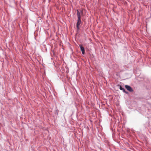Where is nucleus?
<instances>
[{"label":"nucleus","mask_w":151,"mask_h":151,"mask_svg":"<svg viewBox=\"0 0 151 151\" xmlns=\"http://www.w3.org/2000/svg\"><path fill=\"white\" fill-rule=\"evenodd\" d=\"M125 87L129 92H132L133 91V90L132 88L129 86L126 85L125 86Z\"/></svg>","instance_id":"nucleus-1"},{"label":"nucleus","mask_w":151,"mask_h":151,"mask_svg":"<svg viewBox=\"0 0 151 151\" xmlns=\"http://www.w3.org/2000/svg\"><path fill=\"white\" fill-rule=\"evenodd\" d=\"M81 22V19H78L77 22L76 24L77 28L78 30H79V26Z\"/></svg>","instance_id":"nucleus-2"},{"label":"nucleus","mask_w":151,"mask_h":151,"mask_svg":"<svg viewBox=\"0 0 151 151\" xmlns=\"http://www.w3.org/2000/svg\"><path fill=\"white\" fill-rule=\"evenodd\" d=\"M79 46L81 51L82 53L83 54H84L85 53V50L84 47L81 45H79Z\"/></svg>","instance_id":"nucleus-3"},{"label":"nucleus","mask_w":151,"mask_h":151,"mask_svg":"<svg viewBox=\"0 0 151 151\" xmlns=\"http://www.w3.org/2000/svg\"><path fill=\"white\" fill-rule=\"evenodd\" d=\"M119 89L120 90H122V91L126 94L128 93V92L125 91L124 88H123L121 86H119Z\"/></svg>","instance_id":"nucleus-4"},{"label":"nucleus","mask_w":151,"mask_h":151,"mask_svg":"<svg viewBox=\"0 0 151 151\" xmlns=\"http://www.w3.org/2000/svg\"><path fill=\"white\" fill-rule=\"evenodd\" d=\"M77 16L78 19H81V13L77 10Z\"/></svg>","instance_id":"nucleus-5"}]
</instances>
